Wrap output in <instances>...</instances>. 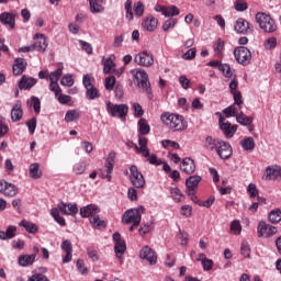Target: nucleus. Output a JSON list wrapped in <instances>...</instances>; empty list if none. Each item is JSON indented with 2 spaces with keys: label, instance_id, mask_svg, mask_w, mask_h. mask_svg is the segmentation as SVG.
I'll list each match as a JSON object with an SVG mask.
<instances>
[{
  "label": "nucleus",
  "instance_id": "f257e3e1",
  "mask_svg": "<svg viewBox=\"0 0 281 281\" xmlns=\"http://www.w3.org/2000/svg\"><path fill=\"white\" fill-rule=\"evenodd\" d=\"M160 120L169 131H172V133L186 131V128H188V121H186L181 114L165 112L161 114Z\"/></svg>",
  "mask_w": 281,
  "mask_h": 281
},
{
  "label": "nucleus",
  "instance_id": "f03ea898",
  "mask_svg": "<svg viewBox=\"0 0 281 281\" xmlns=\"http://www.w3.org/2000/svg\"><path fill=\"white\" fill-rule=\"evenodd\" d=\"M134 76V80L137 82V87L146 92L148 100H153V88H150V81H148V72L144 69L131 70Z\"/></svg>",
  "mask_w": 281,
  "mask_h": 281
},
{
  "label": "nucleus",
  "instance_id": "7ed1b4c3",
  "mask_svg": "<svg viewBox=\"0 0 281 281\" xmlns=\"http://www.w3.org/2000/svg\"><path fill=\"white\" fill-rule=\"evenodd\" d=\"M255 19L260 30L266 32V34H273V32L278 31V24H276V20H273L270 14L258 12Z\"/></svg>",
  "mask_w": 281,
  "mask_h": 281
},
{
  "label": "nucleus",
  "instance_id": "20e7f679",
  "mask_svg": "<svg viewBox=\"0 0 281 281\" xmlns=\"http://www.w3.org/2000/svg\"><path fill=\"white\" fill-rule=\"evenodd\" d=\"M106 111L112 117H119L124 122L128 115V105L126 104H112L111 101L106 102Z\"/></svg>",
  "mask_w": 281,
  "mask_h": 281
},
{
  "label": "nucleus",
  "instance_id": "39448f33",
  "mask_svg": "<svg viewBox=\"0 0 281 281\" xmlns=\"http://www.w3.org/2000/svg\"><path fill=\"white\" fill-rule=\"evenodd\" d=\"M142 214H144V206L131 209L124 213L123 221L126 225L134 223V227H139V223H142Z\"/></svg>",
  "mask_w": 281,
  "mask_h": 281
},
{
  "label": "nucleus",
  "instance_id": "423d86ee",
  "mask_svg": "<svg viewBox=\"0 0 281 281\" xmlns=\"http://www.w3.org/2000/svg\"><path fill=\"white\" fill-rule=\"evenodd\" d=\"M234 57L239 65L247 67L251 63V50L245 46H238L234 49Z\"/></svg>",
  "mask_w": 281,
  "mask_h": 281
},
{
  "label": "nucleus",
  "instance_id": "0eeeda50",
  "mask_svg": "<svg viewBox=\"0 0 281 281\" xmlns=\"http://www.w3.org/2000/svg\"><path fill=\"white\" fill-rule=\"evenodd\" d=\"M130 181L134 188L142 189L146 186V180L144 179V175L139 172L137 166L133 165L130 168Z\"/></svg>",
  "mask_w": 281,
  "mask_h": 281
},
{
  "label": "nucleus",
  "instance_id": "6e6552de",
  "mask_svg": "<svg viewBox=\"0 0 281 281\" xmlns=\"http://www.w3.org/2000/svg\"><path fill=\"white\" fill-rule=\"evenodd\" d=\"M82 82L86 88V95L88 100H95V98H100V91L95 86H93V79H91L89 75L83 76Z\"/></svg>",
  "mask_w": 281,
  "mask_h": 281
},
{
  "label": "nucleus",
  "instance_id": "1a4fd4ad",
  "mask_svg": "<svg viewBox=\"0 0 281 281\" xmlns=\"http://www.w3.org/2000/svg\"><path fill=\"white\" fill-rule=\"evenodd\" d=\"M218 124L223 135H225L227 139H232V137L236 135V131H238V125H232L229 121L225 122V116L223 115H220Z\"/></svg>",
  "mask_w": 281,
  "mask_h": 281
},
{
  "label": "nucleus",
  "instance_id": "9d476101",
  "mask_svg": "<svg viewBox=\"0 0 281 281\" xmlns=\"http://www.w3.org/2000/svg\"><path fill=\"white\" fill-rule=\"evenodd\" d=\"M258 238H271L274 234H278V227L267 224V222H259L257 226Z\"/></svg>",
  "mask_w": 281,
  "mask_h": 281
},
{
  "label": "nucleus",
  "instance_id": "9b49d317",
  "mask_svg": "<svg viewBox=\"0 0 281 281\" xmlns=\"http://www.w3.org/2000/svg\"><path fill=\"white\" fill-rule=\"evenodd\" d=\"M140 27L145 32H155L159 27V19L155 18L153 14H147L143 18Z\"/></svg>",
  "mask_w": 281,
  "mask_h": 281
},
{
  "label": "nucleus",
  "instance_id": "f8f14e48",
  "mask_svg": "<svg viewBox=\"0 0 281 281\" xmlns=\"http://www.w3.org/2000/svg\"><path fill=\"white\" fill-rule=\"evenodd\" d=\"M113 240L116 258H122L126 254V241L122 239V235L119 232L113 234Z\"/></svg>",
  "mask_w": 281,
  "mask_h": 281
},
{
  "label": "nucleus",
  "instance_id": "ddd939ff",
  "mask_svg": "<svg viewBox=\"0 0 281 281\" xmlns=\"http://www.w3.org/2000/svg\"><path fill=\"white\" fill-rule=\"evenodd\" d=\"M134 63L140 67H150L155 63V59L153 58V54L144 50L135 56Z\"/></svg>",
  "mask_w": 281,
  "mask_h": 281
},
{
  "label": "nucleus",
  "instance_id": "4468645a",
  "mask_svg": "<svg viewBox=\"0 0 281 281\" xmlns=\"http://www.w3.org/2000/svg\"><path fill=\"white\" fill-rule=\"evenodd\" d=\"M63 77V67H59L56 69V71H53L48 74V80L50 81L49 83V91H60V86H58V81Z\"/></svg>",
  "mask_w": 281,
  "mask_h": 281
},
{
  "label": "nucleus",
  "instance_id": "2eb2a0df",
  "mask_svg": "<svg viewBox=\"0 0 281 281\" xmlns=\"http://www.w3.org/2000/svg\"><path fill=\"white\" fill-rule=\"evenodd\" d=\"M221 159H229L232 157V145L223 139L220 140L217 149L215 150Z\"/></svg>",
  "mask_w": 281,
  "mask_h": 281
},
{
  "label": "nucleus",
  "instance_id": "dca6fc26",
  "mask_svg": "<svg viewBox=\"0 0 281 281\" xmlns=\"http://www.w3.org/2000/svg\"><path fill=\"white\" fill-rule=\"evenodd\" d=\"M0 23L14 30L16 27V13L13 12H2L0 13Z\"/></svg>",
  "mask_w": 281,
  "mask_h": 281
},
{
  "label": "nucleus",
  "instance_id": "f3484780",
  "mask_svg": "<svg viewBox=\"0 0 281 281\" xmlns=\"http://www.w3.org/2000/svg\"><path fill=\"white\" fill-rule=\"evenodd\" d=\"M115 166V151H111L105 159V172L101 173L102 179H108L111 181V175L113 173V168Z\"/></svg>",
  "mask_w": 281,
  "mask_h": 281
},
{
  "label": "nucleus",
  "instance_id": "a211bd4d",
  "mask_svg": "<svg viewBox=\"0 0 281 281\" xmlns=\"http://www.w3.org/2000/svg\"><path fill=\"white\" fill-rule=\"evenodd\" d=\"M139 257L143 260H147L149 265H156L157 263V254L154 252L153 248L148 246H144L140 249Z\"/></svg>",
  "mask_w": 281,
  "mask_h": 281
},
{
  "label": "nucleus",
  "instance_id": "6ab92c4d",
  "mask_svg": "<svg viewBox=\"0 0 281 281\" xmlns=\"http://www.w3.org/2000/svg\"><path fill=\"white\" fill-rule=\"evenodd\" d=\"M57 207V210L66 216H75V214H78V204L60 202Z\"/></svg>",
  "mask_w": 281,
  "mask_h": 281
},
{
  "label": "nucleus",
  "instance_id": "aec40b11",
  "mask_svg": "<svg viewBox=\"0 0 281 281\" xmlns=\"http://www.w3.org/2000/svg\"><path fill=\"white\" fill-rule=\"evenodd\" d=\"M201 176H191L186 180V187L188 189V194H195L199 184L201 183Z\"/></svg>",
  "mask_w": 281,
  "mask_h": 281
},
{
  "label": "nucleus",
  "instance_id": "412c9836",
  "mask_svg": "<svg viewBox=\"0 0 281 281\" xmlns=\"http://www.w3.org/2000/svg\"><path fill=\"white\" fill-rule=\"evenodd\" d=\"M97 214H100V207H98L95 204H89L80 209L81 218H89V216L94 218Z\"/></svg>",
  "mask_w": 281,
  "mask_h": 281
},
{
  "label": "nucleus",
  "instance_id": "4be33fe9",
  "mask_svg": "<svg viewBox=\"0 0 281 281\" xmlns=\"http://www.w3.org/2000/svg\"><path fill=\"white\" fill-rule=\"evenodd\" d=\"M235 32L237 34H249V31L251 30V24L243 18H239L234 25Z\"/></svg>",
  "mask_w": 281,
  "mask_h": 281
},
{
  "label": "nucleus",
  "instance_id": "5701e85b",
  "mask_svg": "<svg viewBox=\"0 0 281 281\" xmlns=\"http://www.w3.org/2000/svg\"><path fill=\"white\" fill-rule=\"evenodd\" d=\"M0 192L4 196H16L19 190L16 189V186H14L13 183L4 181L0 182Z\"/></svg>",
  "mask_w": 281,
  "mask_h": 281
},
{
  "label": "nucleus",
  "instance_id": "b1692460",
  "mask_svg": "<svg viewBox=\"0 0 281 281\" xmlns=\"http://www.w3.org/2000/svg\"><path fill=\"white\" fill-rule=\"evenodd\" d=\"M138 146H136V150L140 153L143 157H150V150L148 149V138L145 135L138 134Z\"/></svg>",
  "mask_w": 281,
  "mask_h": 281
},
{
  "label": "nucleus",
  "instance_id": "393cba45",
  "mask_svg": "<svg viewBox=\"0 0 281 281\" xmlns=\"http://www.w3.org/2000/svg\"><path fill=\"white\" fill-rule=\"evenodd\" d=\"M279 177H281V168L276 166V167H267L266 169V173L263 179L266 181H276V179H278Z\"/></svg>",
  "mask_w": 281,
  "mask_h": 281
},
{
  "label": "nucleus",
  "instance_id": "a878e982",
  "mask_svg": "<svg viewBox=\"0 0 281 281\" xmlns=\"http://www.w3.org/2000/svg\"><path fill=\"white\" fill-rule=\"evenodd\" d=\"M61 249L66 252L65 257L63 258V262H71L72 252H74V246L71 245V241L69 239H66L61 243Z\"/></svg>",
  "mask_w": 281,
  "mask_h": 281
},
{
  "label": "nucleus",
  "instance_id": "bb28decb",
  "mask_svg": "<svg viewBox=\"0 0 281 281\" xmlns=\"http://www.w3.org/2000/svg\"><path fill=\"white\" fill-rule=\"evenodd\" d=\"M34 52H45L47 49V37L43 34L35 35V42L33 44Z\"/></svg>",
  "mask_w": 281,
  "mask_h": 281
},
{
  "label": "nucleus",
  "instance_id": "cd10ccee",
  "mask_svg": "<svg viewBox=\"0 0 281 281\" xmlns=\"http://www.w3.org/2000/svg\"><path fill=\"white\" fill-rule=\"evenodd\" d=\"M181 171L186 172V175H193L196 170V165L192 158H184L180 165Z\"/></svg>",
  "mask_w": 281,
  "mask_h": 281
},
{
  "label": "nucleus",
  "instance_id": "c85d7f7f",
  "mask_svg": "<svg viewBox=\"0 0 281 281\" xmlns=\"http://www.w3.org/2000/svg\"><path fill=\"white\" fill-rule=\"evenodd\" d=\"M35 261H36V254L20 255L18 258V265H20V267H32V265H34Z\"/></svg>",
  "mask_w": 281,
  "mask_h": 281
},
{
  "label": "nucleus",
  "instance_id": "c756f323",
  "mask_svg": "<svg viewBox=\"0 0 281 281\" xmlns=\"http://www.w3.org/2000/svg\"><path fill=\"white\" fill-rule=\"evenodd\" d=\"M27 68V63L25 61L24 58H16L14 59L13 64V75L14 76H21L23 71Z\"/></svg>",
  "mask_w": 281,
  "mask_h": 281
},
{
  "label": "nucleus",
  "instance_id": "7c9ffc66",
  "mask_svg": "<svg viewBox=\"0 0 281 281\" xmlns=\"http://www.w3.org/2000/svg\"><path fill=\"white\" fill-rule=\"evenodd\" d=\"M36 82L37 80L35 78L23 75L19 81V89H24V90L32 89V87H34Z\"/></svg>",
  "mask_w": 281,
  "mask_h": 281
},
{
  "label": "nucleus",
  "instance_id": "2f4dec72",
  "mask_svg": "<svg viewBox=\"0 0 281 281\" xmlns=\"http://www.w3.org/2000/svg\"><path fill=\"white\" fill-rule=\"evenodd\" d=\"M16 226L9 225L5 231H0V240H12V238L16 237Z\"/></svg>",
  "mask_w": 281,
  "mask_h": 281
},
{
  "label": "nucleus",
  "instance_id": "473e14b6",
  "mask_svg": "<svg viewBox=\"0 0 281 281\" xmlns=\"http://www.w3.org/2000/svg\"><path fill=\"white\" fill-rule=\"evenodd\" d=\"M104 0H89L90 12L92 14H100V12H104Z\"/></svg>",
  "mask_w": 281,
  "mask_h": 281
},
{
  "label": "nucleus",
  "instance_id": "72a5a7b5",
  "mask_svg": "<svg viewBox=\"0 0 281 281\" xmlns=\"http://www.w3.org/2000/svg\"><path fill=\"white\" fill-rule=\"evenodd\" d=\"M240 146L243 150H246L247 153H251L254 148H256V142L254 140V137L246 136L240 140Z\"/></svg>",
  "mask_w": 281,
  "mask_h": 281
},
{
  "label": "nucleus",
  "instance_id": "f704fd0d",
  "mask_svg": "<svg viewBox=\"0 0 281 281\" xmlns=\"http://www.w3.org/2000/svg\"><path fill=\"white\" fill-rule=\"evenodd\" d=\"M114 58H115V55H111L110 57L102 58L103 74H109L111 70L115 68Z\"/></svg>",
  "mask_w": 281,
  "mask_h": 281
},
{
  "label": "nucleus",
  "instance_id": "c9c22d12",
  "mask_svg": "<svg viewBox=\"0 0 281 281\" xmlns=\"http://www.w3.org/2000/svg\"><path fill=\"white\" fill-rule=\"evenodd\" d=\"M218 144H221V138H214L212 136H206L204 140V148L206 150H217Z\"/></svg>",
  "mask_w": 281,
  "mask_h": 281
},
{
  "label": "nucleus",
  "instance_id": "e433bc0d",
  "mask_svg": "<svg viewBox=\"0 0 281 281\" xmlns=\"http://www.w3.org/2000/svg\"><path fill=\"white\" fill-rule=\"evenodd\" d=\"M29 175L31 179H41L43 177V171H41V165L34 162L30 166Z\"/></svg>",
  "mask_w": 281,
  "mask_h": 281
},
{
  "label": "nucleus",
  "instance_id": "4c0bfd02",
  "mask_svg": "<svg viewBox=\"0 0 281 281\" xmlns=\"http://www.w3.org/2000/svg\"><path fill=\"white\" fill-rule=\"evenodd\" d=\"M11 120L12 122H21V120H23V109H21V104H15L12 108Z\"/></svg>",
  "mask_w": 281,
  "mask_h": 281
},
{
  "label": "nucleus",
  "instance_id": "58836bf2",
  "mask_svg": "<svg viewBox=\"0 0 281 281\" xmlns=\"http://www.w3.org/2000/svg\"><path fill=\"white\" fill-rule=\"evenodd\" d=\"M137 126L138 135H148V133H150V125L148 124V121L146 119H139Z\"/></svg>",
  "mask_w": 281,
  "mask_h": 281
},
{
  "label": "nucleus",
  "instance_id": "ea45409f",
  "mask_svg": "<svg viewBox=\"0 0 281 281\" xmlns=\"http://www.w3.org/2000/svg\"><path fill=\"white\" fill-rule=\"evenodd\" d=\"M19 225L20 227H24L29 234H36L38 232V226L27 220H22Z\"/></svg>",
  "mask_w": 281,
  "mask_h": 281
},
{
  "label": "nucleus",
  "instance_id": "a19ab883",
  "mask_svg": "<svg viewBox=\"0 0 281 281\" xmlns=\"http://www.w3.org/2000/svg\"><path fill=\"white\" fill-rule=\"evenodd\" d=\"M236 122L241 126H249L254 122V117L247 116L244 112H239L236 115Z\"/></svg>",
  "mask_w": 281,
  "mask_h": 281
},
{
  "label": "nucleus",
  "instance_id": "79ce46f5",
  "mask_svg": "<svg viewBox=\"0 0 281 281\" xmlns=\"http://www.w3.org/2000/svg\"><path fill=\"white\" fill-rule=\"evenodd\" d=\"M50 216H53L54 221H56V223H58V225H60L61 227H65L67 225L65 217L60 216V210L52 209Z\"/></svg>",
  "mask_w": 281,
  "mask_h": 281
},
{
  "label": "nucleus",
  "instance_id": "37998d69",
  "mask_svg": "<svg viewBox=\"0 0 281 281\" xmlns=\"http://www.w3.org/2000/svg\"><path fill=\"white\" fill-rule=\"evenodd\" d=\"M124 9L125 19H127V21H133L135 19V14L133 13V0H126Z\"/></svg>",
  "mask_w": 281,
  "mask_h": 281
},
{
  "label": "nucleus",
  "instance_id": "c03bdc74",
  "mask_svg": "<svg viewBox=\"0 0 281 281\" xmlns=\"http://www.w3.org/2000/svg\"><path fill=\"white\" fill-rule=\"evenodd\" d=\"M55 93V98H57L59 104H69L71 102V97L67 94H63V89L59 88V91H53Z\"/></svg>",
  "mask_w": 281,
  "mask_h": 281
},
{
  "label": "nucleus",
  "instance_id": "a18cd8bd",
  "mask_svg": "<svg viewBox=\"0 0 281 281\" xmlns=\"http://www.w3.org/2000/svg\"><path fill=\"white\" fill-rule=\"evenodd\" d=\"M90 223L97 229H104V227H106V221L101 220L100 215H97L94 217H90Z\"/></svg>",
  "mask_w": 281,
  "mask_h": 281
},
{
  "label": "nucleus",
  "instance_id": "49530a36",
  "mask_svg": "<svg viewBox=\"0 0 281 281\" xmlns=\"http://www.w3.org/2000/svg\"><path fill=\"white\" fill-rule=\"evenodd\" d=\"M170 196L171 199H173V201H176L177 203H181V200L184 199L183 193L181 192V189L179 188H171L170 189Z\"/></svg>",
  "mask_w": 281,
  "mask_h": 281
},
{
  "label": "nucleus",
  "instance_id": "de8ad7c7",
  "mask_svg": "<svg viewBox=\"0 0 281 281\" xmlns=\"http://www.w3.org/2000/svg\"><path fill=\"white\" fill-rule=\"evenodd\" d=\"M80 119V111L78 110H69L65 115V122H76V120Z\"/></svg>",
  "mask_w": 281,
  "mask_h": 281
},
{
  "label": "nucleus",
  "instance_id": "09e8293b",
  "mask_svg": "<svg viewBox=\"0 0 281 281\" xmlns=\"http://www.w3.org/2000/svg\"><path fill=\"white\" fill-rule=\"evenodd\" d=\"M29 106H33L35 113H41V99L37 97H31L27 101Z\"/></svg>",
  "mask_w": 281,
  "mask_h": 281
},
{
  "label": "nucleus",
  "instance_id": "8fccbe9b",
  "mask_svg": "<svg viewBox=\"0 0 281 281\" xmlns=\"http://www.w3.org/2000/svg\"><path fill=\"white\" fill-rule=\"evenodd\" d=\"M180 11L177 5H171V7H165V15L164 16H179Z\"/></svg>",
  "mask_w": 281,
  "mask_h": 281
},
{
  "label": "nucleus",
  "instance_id": "3c124183",
  "mask_svg": "<svg viewBox=\"0 0 281 281\" xmlns=\"http://www.w3.org/2000/svg\"><path fill=\"white\" fill-rule=\"evenodd\" d=\"M225 117H236L238 115V109L235 104L223 110Z\"/></svg>",
  "mask_w": 281,
  "mask_h": 281
},
{
  "label": "nucleus",
  "instance_id": "603ef678",
  "mask_svg": "<svg viewBox=\"0 0 281 281\" xmlns=\"http://www.w3.org/2000/svg\"><path fill=\"white\" fill-rule=\"evenodd\" d=\"M135 16H144V3L142 1L135 2L133 5Z\"/></svg>",
  "mask_w": 281,
  "mask_h": 281
},
{
  "label": "nucleus",
  "instance_id": "864d4df0",
  "mask_svg": "<svg viewBox=\"0 0 281 281\" xmlns=\"http://www.w3.org/2000/svg\"><path fill=\"white\" fill-rule=\"evenodd\" d=\"M220 71L223 74L225 78H232V76H234V72L232 71V67H229L228 64H222L220 66Z\"/></svg>",
  "mask_w": 281,
  "mask_h": 281
},
{
  "label": "nucleus",
  "instance_id": "5fc2aeb1",
  "mask_svg": "<svg viewBox=\"0 0 281 281\" xmlns=\"http://www.w3.org/2000/svg\"><path fill=\"white\" fill-rule=\"evenodd\" d=\"M232 95L234 99V105H238V109H243V104H245V102L243 101V94L240 91L233 92Z\"/></svg>",
  "mask_w": 281,
  "mask_h": 281
},
{
  "label": "nucleus",
  "instance_id": "6e6d98bb",
  "mask_svg": "<svg viewBox=\"0 0 281 281\" xmlns=\"http://www.w3.org/2000/svg\"><path fill=\"white\" fill-rule=\"evenodd\" d=\"M240 254L244 258H251V248H249L248 243H241Z\"/></svg>",
  "mask_w": 281,
  "mask_h": 281
},
{
  "label": "nucleus",
  "instance_id": "4d7b16f0",
  "mask_svg": "<svg viewBox=\"0 0 281 281\" xmlns=\"http://www.w3.org/2000/svg\"><path fill=\"white\" fill-rule=\"evenodd\" d=\"M161 146H162V148H175L176 150H179V148H181L179 143H177L175 140H170V139L162 140Z\"/></svg>",
  "mask_w": 281,
  "mask_h": 281
},
{
  "label": "nucleus",
  "instance_id": "13d9d810",
  "mask_svg": "<svg viewBox=\"0 0 281 281\" xmlns=\"http://www.w3.org/2000/svg\"><path fill=\"white\" fill-rule=\"evenodd\" d=\"M269 221L270 223H280L281 221V211L280 210H276V211H272L270 214H269Z\"/></svg>",
  "mask_w": 281,
  "mask_h": 281
},
{
  "label": "nucleus",
  "instance_id": "bf43d9fd",
  "mask_svg": "<svg viewBox=\"0 0 281 281\" xmlns=\"http://www.w3.org/2000/svg\"><path fill=\"white\" fill-rule=\"evenodd\" d=\"M175 25H177V19L171 18L164 23L162 30L164 32H169L170 30H172V27H175Z\"/></svg>",
  "mask_w": 281,
  "mask_h": 281
},
{
  "label": "nucleus",
  "instance_id": "052dcab7",
  "mask_svg": "<svg viewBox=\"0 0 281 281\" xmlns=\"http://www.w3.org/2000/svg\"><path fill=\"white\" fill-rule=\"evenodd\" d=\"M224 47H225V42H223V40L218 38L214 45V52H215L216 56H221V54H223Z\"/></svg>",
  "mask_w": 281,
  "mask_h": 281
},
{
  "label": "nucleus",
  "instance_id": "680f3d73",
  "mask_svg": "<svg viewBox=\"0 0 281 281\" xmlns=\"http://www.w3.org/2000/svg\"><path fill=\"white\" fill-rule=\"evenodd\" d=\"M60 85L63 87H74V77L71 75H66L61 78Z\"/></svg>",
  "mask_w": 281,
  "mask_h": 281
},
{
  "label": "nucleus",
  "instance_id": "e2e57ef3",
  "mask_svg": "<svg viewBox=\"0 0 281 281\" xmlns=\"http://www.w3.org/2000/svg\"><path fill=\"white\" fill-rule=\"evenodd\" d=\"M266 49H276L278 47V38L269 37L265 43Z\"/></svg>",
  "mask_w": 281,
  "mask_h": 281
},
{
  "label": "nucleus",
  "instance_id": "0e129e2a",
  "mask_svg": "<svg viewBox=\"0 0 281 281\" xmlns=\"http://www.w3.org/2000/svg\"><path fill=\"white\" fill-rule=\"evenodd\" d=\"M234 5H235V10L237 12H245V10H247V8H248L245 0H236Z\"/></svg>",
  "mask_w": 281,
  "mask_h": 281
},
{
  "label": "nucleus",
  "instance_id": "69168bd1",
  "mask_svg": "<svg viewBox=\"0 0 281 281\" xmlns=\"http://www.w3.org/2000/svg\"><path fill=\"white\" fill-rule=\"evenodd\" d=\"M231 231L234 232V234H240L243 232V226L240 225V221L235 220L231 224Z\"/></svg>",
  "mask_w": 281,
  "mask_h": 281
},
{
  "label": "nucleus",
  "instance_id": "338daca9",
  "mask_svg": "<svg viewBox=\"0 0 281 281\" xmlns=\"http://www.w3.org/2000/svg\"><path fill=\"white\" fill-rule=\"evenodd\" d=\"M133 109H134V117H142V115H144V109L142 108V104L134 103Z\"/></svg>",
  "mask_w": 281,
  "mask_h": 281
},
{
  "label": "nucleus",
  "instance_id": "774afa93",
  "mask_svg": "<svg viewBox=\"0 0 281 281\" xmlns=\"http://www.w3.org/2000/svg\"><path fill=\"white\" fill-rule=\"evenodd\" d=\"M27 281H49L48 278L43 273H35L31 276Z\"/></svg>",
  "mask_w": 281,
  "mask_h": 281
}]
</instances>
